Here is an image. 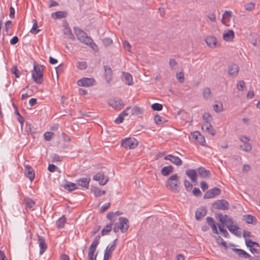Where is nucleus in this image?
I'll return each instance as SVG.
<instances>
[{
    "label": "nucleus",
    "instance_id": "1",
    "mask_svg": "<svg viewBox=\"0 0 260 260\" xmlns=\"http://www.w3.org/2000/svg\"><path fill=\"white\" fill-rule=\"evenodd\" d=\"M178 182L179 176L177 174H173L168 178L166 186L173 192L178 193L180 190L178 185Z\"/></svg>",
    "mask_w": 260,
    "mask_h": 260
},
{
    "label": "nucleus",
    "instance_id": "2",
    "mask_svg": "<svg viewBox=\"0 0 260 260\" xmlns=\"http://www.w3.org/2000/svg\"><path fill=\"white\" fill-rule=\"evenodd\" d=\"M43 67L41 65H34V71L32 73L33 80L39 84L43 82Z\"/></svg>",
    "mask_w": 260,
    "mask_h": 260
},
{
    "label": "nucleus",
    "instance_id": "3",
    "mask_svg": "<svg viewBox=\"0 0 260 260\" xmlns=\"http://www.w3.org/2000/svg\"><path fill=\"white\" fill-rule=\"evenodd\" d=\"M114 224L123 233H125L129 228L128 220L124 217H120L119 218V222H116Z\"/></svg>",
    "mask_w": 260,
    "mask_h": 260
},
{
    "label": "nucleus",
    "instance_id": "4",
    "mask_svg": "<svg viewBox=\"0 0 260 260\" xmlns=\"http://www.w3.org/2000/svg\"><path fill=\"white\" fill-rule=\"evenodd\" d=\"M138 144V141L134 138H125L121 143V146L125 148L134 149Z\"/></svg>",
    "mask_w": 260,
    "mask_h": 260
},
{
    "label": "nucleus",
    "instance_id": "5",
    "mask_svg": "<svg viewBox=\"0 0 260 260\" xmlns=\"http://www.w3.org/2000/svg\"><path fill=\"white\" fill-rule=\"evenodd\" d=\"M109 106L113 107L114 109L117 110H120L123 108L124 104L121 99L118 98H114L109 100Z\"/></svg>",
    "mask_w": 260,
    "mask_h": 260
},
{
    "label": "nucleus",
    "instance_id": "6",
    "mask_svg": "<svg viewBox=\"0 0 260 260\" xmlns=\"http://www.w3.org/2000/svg\"><path fill=\"white\" fill-rule=\"evenodd\" d=\"M213 206L217 209L228 210L230 206L229 203L224 200H218L213 203Z\"/></svg>",
    "mask_w": 260,
    "mask_h": 260
},
{
    "label": "nucleus",
    "instance_id": "7",
    "mask_svg": "<svg viewBox=\"0 0 260 260\" xmlns=\"http://www.w3.org/2000/svg\"><path fill=\"white\" fill-rule=\"evenodd\" d=\"M95 81L93 78H83L77 82L78 85L82 87H89L95 84Z\"/></svg>",
    "mask_w": 260,
    "mask_h": 260
},
{
    "label": "nucleus",
    "instance_id": "8",
    "mask_svg": "<svg viewBox=\"0 0 260 260\" xmlns=\"http://www.w3.org/2000/svg\"><path fill=\"white\" fill-rule=\"evenodd\" d=\"M220 193L221 190L218 187H215L206 191L203 198L204 199L213 198L219 195Z\"/></svg>",
    "mask_w": 260,
    "mask_h": 260
},
{
    "label": "nucleus",
    "instance_id": "9",
    "mask_svg": "<svg viewBox=\"0 0 260 260\" xmlns=\"http://www.w3.org/2000/svg\"><path fill=\"white\" fill-rule=\"evenodd\" d=\"M81 42L88 45L93 50L98 51V48L96 44L93 41L91 37L88 36L87 34L84 38L80 41Z\"/></svg>",
    "mask_w": 260,
    "mask_h": 260
},
{
    "label": "nucleus",
    "instance_id": "10",
    "mask_svg": "<svg viewBox=\"0 0 260 260\" xmlns=\"http://www.w3.org/2000/svg\"><path fill=\"white\" fill-rule=\"evenodd\" d=\"M24 175L31 181L34 180L35 174L34 169L28 165H24Z\"/></svg>",
    "mask_w": 260,
    "mask_h": 260
},
{
    "label": "nucleus",
    "instance_id": "11",
    "mask_svg": "<svg viewBox=\"0 0 260 260\" xmlns=\"http://www.w3.org/2000/svg\"><path fill=\"white\" fill-rule=\"evenodd\" d=\"M93 179L99 182V184L101 185H105L109 180V178L107 177L105 180L104 173L103 172H100L96 174L93 177Z\"/></svg>",
    "mask_w": 260,
    "mask_h": 260
},
{
    "label": "nucleus",
    "instance_id": "12",
    "mask_svg": "<svg viewBox=\"0 0 260 260\" xmlns=\"http://www.w3.org/2000/svg\"><path fill=\"white\" fill-rule=\"evenodd\" d=\"M38 242L40 247V254L42 255L47 249V245L43 237L38 235Z\"/></svg>",
    "mask_w": 260,
    "mask_h": 260
},
{
    "label": "nucleus",
    "instance_id": "13",
    "mask_svg": "<svg viewBox=\"0 0 260 260\" xmlns=\"http://www.w3.org/2000/svg\"><path fill=\"white\" fill-rule=\"evenodd\" d=\"M165 160H169L173 164L179 166L182 165L183 162L181 159L178 156H174L172 154H169L164 158Z\"/></svg>",
    "mask_w": 260,
    "mask_h": 260
},
{
    "label": "nucleus",
    "instance_id": "14",
    "mask_svg": "<svg viewBox=\"0 0 260 260\" xmlns=\"http://www.w3.org/2000/svg\"><path fill=\"white\" fill-rule=\"evenodd\" d=\"M207 211L205 207L198 208L195 214V218L197 220H201L207 214Z\"/></svg>",
    "mask_w": 260,
    "mask_h": 260
},
{
    "label": "nucleus",
    "instance_id": "15",
    "mask_svg": "<svg viewBox=\"0 0 260 260\" xmlns=\"http://www.w3.org/2000/svg\"><path fill=\"white\" fill-rule=\"evenodd\" d=\"M239 71V66L236 63L229 65L228 67V74L230 76L235 77L237 76Z\"/></svg>",
    "mask_w": 260,
    "mask_h": 260
},
{
    "label": "nucleus",
    "instance_id": "16",
    "mask_svg": "<svg viewBox=\"0 0 260 260\" xmlns=\"http://www.w3.org/2000/svg\"><path fill=\"white\" fill-rule=\"evenodd\" d=\"M199 176L202 178H209L211 174L210 171L206 169L204 167H200L197 169Z\"/></svg>",
    "mask_w": 260,
    "mask_h": 260
},
{
    "label": "nucleus",
    "instance_id": "17",
    "mask_svg": "<svg viewBox=\"0 0 260 260\" xmlns=\"http://www.w3.org/2000/svg\"><path fill=\"white\" fill-rule=\"evenodd\" d=\"M104 68L105 79L108 83H110L112 78V70L108 66H105Z\"/></svg>",
    "mask_w": 260,
    "mask_h": 260
},
{
    "label": "nucleus",
    "instance_id": "18",
    "mask_svg": "<svg viewBox=\"0 0 260 260\" xmlns=\"http://www.w3.org/2000/svg\"><path fill=\"white\" fill-rule=\"evenodd\" d=\"M232 250L235 252L239 257L243 258H247L250 257V255L245 250L240 248H233Z\"/></svg>",
    "mask_w": 260,
    "mask_h": 260
},
{
    "label": "nucleus",
    "instance_id": "19",
    "mask_svg": "<svg viewBox=\"0 0 260 260\" xmlns=\"http://www.w3.org/2000/svg\"><path fill=\"white\" fill-rule=\"evenodd\" d=\"M205 41L207 46L210 48H214L216 46L217 39L214 36H208Z\"/></svg>",
    "mask_w": 260,
    "mask_h": 260
},
{
    "label": "nucleus",
    "instance_id": "20",
    "mask_svg": "<svg viewBox=\"0 0 260 260\" xmlns=\"http://www.w3.org/2000/svg\"><path fill=\"white\" fill-rule=\"evenodd\" d=\"M123 81L128 85H132L134 83L132 75L124 72H122Z\"/></svg>",
    "mask_w": 260,
    "mask_h": 260
},
{
    "label": "nucleus",
    "instance_id": "21",
    "mask_svg": "<svg viewBox=\"0 0 260 260\" xmlns=\"http://www.w3.org/2000/svg\"><path fill=\"white\" fill-rule=\"evenodd\" d=\"M90 181L89 178H81L77 180V184L83 187L88 189Z\"/></svg>",
    "mask_w": 260,
    "mask_h": 260
},
{
    "label": "nucleus",
    "instance_id": "22",
    "mask_svg": "<svg viewBox=\"0 0 260 260\" xmlns=\"http://www.w3.org/2000/svg\"><path fill=\"white\" fill-rule=\"evenodd\" d=\"M202 129L205 131L212 136H214L215 134V131L211 123H204L202 126Z\"/></svg>",
    "mask_w": 260,
    "mask_h": 260
},
{
    "label": "nucleus",
    "instance_id": "23",
    "mask_svg": "<svg viewBox=\"0 0 260 260\" xmlns=\"http://www.w3.org/2000/svg\"><path fill=\"white\" fill-rule=\"evenodd\" d=\"M62 186L66 189L69 191H72L74 190L78 189L76 183L67 181L66 183L62 185Z\"/></svg>",
    "mask_w": 260,
    "mask_h": 260
},
{
    "label": "nucleus",
    "instance_id": "24",
    "mask_svg": "<svg viewBox=\"0 0 260 260\" xmlns=\"http://www.w3.org/2000/svg\"><path fill=\"white\" fill-rule=\"evenodd\" d=\"M186 175L190 179L192 182H197V173L194 169H188L186 171Z\"/></svg>",
    "mask_w": 260,
    "mask_h": 260
},
{
    "label": "nucleus",
    "instance_id": "25",
    "mask_svg": "<svg viewBox=\"0 0 260 260\" xmlns=\"http://www.w3.org/2000/svg\"><path fill=\"white\" fill-rule=\"evenodd\" d=\"M235 37V34L233 30H229L223 34V39L226 42L233 41Z\"/></svg>",
    "mask_w": 260,
    "mask_h": 260
},
{
    "label": "nucleus",
    "instance_id": "26",
    "mask_svg": "<svg viewBox=\"0 0 260 260\" xmlns=\"http://www.w3.org/2000/svg\"><path fill=\"white\" fill-rule=\"evenodd\" d=\"M68 13L66 11H57L52 13L51 17L54 19H61L67 16Z\"/></svg>",
    "mask_w": 260,
    "mask_h": 260
},
{
    "label": "nucleus",
    "instance_id": "27",
    "mask_svg": "<svg viewBox=\"0 0 260 260\" xmlns=\"http://www.w3.org/2000/svg\"><path fill=\"white\" fill-rule=\"evenodd\" d=\"M161 174L164 176H167L174 172V168L172 166H165L161 170Z\"/></svg>",
    "mask_w": 260,
    "mask_h": 260
},
{
    "label": "nucleus",
    "instance_id": "28",
    "mask_svg": "<svg viewBox=\"0 0 260 260\" xmlns=\"http://www.w3.org/2000/svg\"><path fill=\"white\" fill-rule=\"evenodd\" d=\"M113 224V221L109 222V223L106 224L101 232V236H104L109 234L112 229V226Z\"/></svg>",
    "mask_w": 260,
    "mask_h": 260
},
{
    "label": "nucleus",
    "instance_id": "29",
    "mask_svg": "<svg viewBox=\"0 0 260 260\" xmlns=\"http://www.w3.org/2000/svg\"><path fill=\"white\" fill-rule=\"evenodd\" d=\"M91 192L94 194V197L96 198L99 197L106 193L105 190H101L96 186H91Z\"/></svg>",
    "mask_w": 260,
    "mask_h": 260
},
{
    "label": "nucleus",
    "instance_id": "30",
    "mask_svg": "<svg viewBox=\"0 0 260 260\" xmlns=\"http://www.w3.org/2000/svg\"><path fill=\"white\" fill-rule=\"evenodd\" d=\"M74 30L75 35L79 41H81V40L86 35L85 31L78 27H74Z\"/></svg>",
    "mask_w": 260,
    "mask_h": 260
},
{
    "label": "nucleus",
    "instance_id": "31",
    "mask_svg": "<svg viewBox=\"0 0 260 260\" xmlns=\"http://www.w3.org/2000/svg\"><path fill=\"white\" fill-rule=\"evenodd\" d=\"M243 220L248 224H254L256 223V218L251 214H246L243 216Z\"/></svg>",
    "mask_w": 260,
    "mask_h": 260
},
{
    "label": "nucleus",
    "instance_id": "32",
    "mask_svg": "<svg viewBox=\"0 0 260 260\" xmlns=\"http://www.w3.org/2000/svg\"><path fill=\"white\" fill-rule=\"evenodd\" d=\"M24 204L26 209L34 210L36 203L30 198H26L24 200Z\"/></svg>",
    "mask_w": 260,
    "mask_h": 260
},
{
    "label": "nucleus",
    "instance_id": "33",
    "mask_svg": "<svg viewBox=\"0 0 260 260\" xmlns=\"http://www.w3.org/2000/svg\"><path fill=\"white\" fill-rule=\"evenodd\" d=\"M66 223V218L64 215L60 217L56 222V225L58 229H61L64 227Z\"/></svg>",
    "mask_w": 260,
    "mask_h": 260
},
{
    "label": "nucleus",
    "instance_id": "34",
    "mask_svg": "<svg viewBox=\"0 0 260 260\" xmlns=\"http://www.w3.org/2000/svg\"><path fill=\"white\" fill-rule=\"evenodd\" d=\"M245 245L247 247H260V245L257 242H254L252 241L251 239H246L245 238Z\"/></svg>",
    "mask_w": 260,
    "mask_h": 260
},
{
    "label": "nucleus",
    "instance_id": "35",
    "mask_svg": "<svg viewBox=\"0 0 260 260\" xmlns=\"http://www.w3.org/2000/svg\"><path fill=\"white\" fill-rule=\"evenodd\" d=\"M226 228L228 229L230 232H231L235 235L240 236V235H239L238 233V230L239 229V228L238 226L232 224H228L226 225Z\"/></svg>",
    "mask_w": 260,
    "mask_h": 260
},
{
    "label": "nucleus",
    "instance_id": "36",
    "mask_svg": "<svg viewBox=\"0 0 260 260\" xmlns=\"http://www.w3.org/2000/svg\"><path fill=\"white\" fill-rule=\"evenodd\" d=\"M203 96L204 99L208 100L211 98L212 92L209 87L205 88L203 90Z\"/></svg>",
    "mask_w": 260,
    "mask_h": 260
},
{
    "label": "nucleus",
    "instance_id": "37",
    "mask_svg": "<svg viewBox=\"0 0 260 260\" xmlns=\"http://www.w3.org/2000/svg\"><path fill=\"white\" fill-rule=\"evenodd\" d=\"M32 21H33V25H32L31 29L30 30V32L32 34L36 35V34H38L41 31V29L37 28V27H38L37 21L36 19H33Z\"/></svg>",
    "mask_w": 260,
    "mask_h": 260
},
{
    "label": "nucleus",
    "instance_id": "38",
    "mask_svg": "<svg viewBox=\"0 0 260 260\" xmlns=\"http://www.w3.org/2000/svg\"><path fill=\"white\" fill-rule=\"evenodd\" d=\"M154 120L155 123L157 125L163 124L167 121V120L164 118L158 115H156L154 116Z\"/></svg>",
    "mask_w": 260,
    "mask_h": 260
},
{
    "label": "nucleus",
    "instance_id": "39",
    "mask_svg": "<svg viewBox=\"0 0 260 260\" xmlns=\"http://www.w3.org/2000/svg\"><path fill=\"white\" fill-rule=\"evenodd\" d=\"M132 115H138L143 113V110L137 106H135L131 110Z\"/></svg>",
    "mask_w": 260,
    "mask_h": 260
},
{
    "label": "nucleus",
    "instance_id": "40",
    "mask_svg": "<svg viewBox=\"0 0 260 260\" xmlns=\"http://www.w3.org/2000/svg\"><path fill=\"white\" fill-rule=\"evenodd\" d=\"M64 34L68 37V38L72 40H75V37L74 34L72 33L71 29L68 28L64 29Z\"/></svg>",
    "mask_w": 260,
    "mask_h": 260
},
{
    "label": "nucleus",
    "instance_id": "41",
    "mask_svg": "<svg viewBox=\"0 0 260 260\" xmlns=\"http://www.w3.org/2000/svg\"><path fill=\"white\" fill-rule=\"evenodd\" d=\"M224 224H218V228L219 231L221 232V233L222 234L223 236L225 238H229V234L228 232V231L224 229Z\"/></svg>",
    "mask_w": 260,
    "mask_h": 260
},
{
    "label": "nucleus",
    "instance_id": "42",
    "mask_svg": "<svg viewBox=\"0 0 260 260\" xmlns=\"http://www.w3.org/2000/svg\"><path fill=\"white\" fill-rule=\"evenodd\" d=\"M203 119L205 123H210V121L212 120V116L209 113H205L203 115Z\"/></svg>",
    "mask_w": 260,
    "mask_h": 260
},
{
    "label": "nucleus",
    "instance_id": "43",
    "mask_svg": "<svg viewBox=\"0 0 260 260\" xmlns=\"http://www.w3.org/2000/svg\"><path fill=\"white\" fill-rule=\"evenodd\" d=\"M11 73L13 75H14L15 78H19L20 77V72L18 70L17 66H14L12 67V68L11 69Z\"/></svg>",
    "mask_w": 260,
    "mask_h": 260
},
{
    "label": "nucleus",
    "instance_id": "44",
    "mask_svg": "<svg viewBox=\"0 0 260 260\" xmlns=\"http://www.w3.org/2000/svg\"><path fill=\"white\" fill-rule=\"evenodd\" d=\"M151 108L154 111H161L162 109V105L159 103H154L151 105Z\"/></svg>",
    "mask_w": 260,
    "mask_h": 260
},
{
    "label": "nucleus",
    "instance_id": "45",
    "mask_svg": "<svg viewBox=\"0 0 260 260\" xmlns=\"http://www.w3.org/2000/svg\"><path fill=\"white\" fill-rule=\"evenodd\" d=\"M77 67L80 70H84L87 67V64L86 61H78L77 63Z\"/></svg>",
    "mask_w": 260,
    "mask_h": 260
},
{
    "label": "nucleus",
    "instance_id": "46",
    "mask_svg": "<svg viewBox=\"0 0 260 260\" xmlns=\"http://www.w3.org/2000/svg\"><path fill=\"white\" fill-rule=\"evenodd\" d=\"M51 158L53 162H60L62 160L63 157L57 154H53L51 155Z\"/></svg>",
    "mask_w": 260,
    "mask_h": 260
},
{
    "label": "nucleus",
    "instance_id": "47",
    "mask_svg": "<svg viewBox=\"0 0 260 260\" xmlns=\"http://www.w3.org/2000/svg\"><path fill=\"white\" fill-rule=\"evenodd\" d=\"M241 148L245 151H250L251 149V145L248 142L243 143L240 146Z\"/></svg>",
    "mask_w": 260,
    "mask_h": 260
},
{
    "label": "nucleus",
    "instance_id": "48",
    "mask_svg": "<svg viewBox=\"0 0 260 260\" xmlns=\"http://www.w3.org/2000/svg\"><path fill=\"white\" fill-rule=\"evenodd\" d=\"M245 9L248 11H251L255 8V4L252 2L246 4L244 5Z\"/></svg>",
    "mask_w": 260,
    "mask_h": 260
},
{
    "label": "nucleus",
    "instance_id": "49",
    "mask_svg": "<svg viewBox=\"0 0 260 260\" xmlns=\"http://www.w3.org/2000/svg\"><path fill=\"white\" fill-rule=\"evenodd\" d=\"M196 142L200 145H204V143L205 142V139L204 137L200 134L198 138L196 141Z\"/></svg>",
    "mask_w": 260,
    "mask_h": 260
},
{
    "label": "nucleus",
    "instance_id": "50",
    "mask_svg": "<svg viewBox=\"0 0 260 260\" xmlns=\"http://www.w3.org/2000/svg\"><path fill=\"white\" fill-rule=\"evenodd\" d=\"M176 78L180 83H183L184 81V76L182 72L176 74Z\"/></svg>",
    "mask_w": 260,
    "mask_h": 260
},
{
    "label": "nucleus",
    "instance_id": "51",
    "mask_svg": "<svg viewBox=\"0 0 260 260\" xmlns=\"http://www.w3.org/2000/svg\"><path fill=\"white\" fill-rule=\"evenodd\" d=\"M54 135V133L51 132H46L44 134V138L46 141H50Z\"/></svg>",
    "mask_w": 260,
    "mask_h": 260
},
{
    "label": "nucleus",
    "instance_id": "52",
    "mask_svg": "<svg viewBox=\"0 0 260 260\" xmlns=\"http://www.w3.org/2000/svg\"><path fill=\"white\" fill-rule=\"evenodd\" d=\"M184 185L185 187V189L187 191H189L192 188V184L189 181H188L187 179H185L184 180Z\"/></svg>",
    "mask_w": 260,
    "mask_h": 260
},
{
    "label": "nucleus",
    "instance_id": "53",
    "mask_svg": "<svg viewBox=\"0 0 260 260\" xmlns=\"http://www.w3.org/2000/svg\"><path fill=\"white\" fill-rule=\"evenodd\" d=\"M245 86V83L243 80L239 81L237 83V87L239 90L243 91Z\"/></svg>",
    "mask_w": 260,
    "mask_h": 260
},
{
    "label": "nucleus",
    "instance_id": "54",
    "mask_svg": "<svg viewBox=\"0 0 260 260\" xmlns=\"http://www.w3.org/2000/svg\"><path fill=\"white\" fill-rule=\"evenodd\" d=\"M216 217L219 220L221 224H224L225 223V219L223 215L221 213H216Z\"/></svg>",
    "mask_w": 260,
    "mask_h": 260
},
{
    "label": "nucleus",
    "instance_id": "55",
    "mask_svg": "<svg viewBox=\"0 0 260 260\" xmlns=\"http://www.w3.org/2000/svg\"><path fill=\"white\" fill-rule=\"evenodd\" d=\"M213 109L217 113L221 112L223 110L222 104H220V106H219L217 104L214 105H213Z\"/></svg>",
    "mask_w": 260,
    "mask_h": 260
},
{
    "label": "nucleus",
    "instance_id": "56",
    "mask_svg": "<svg viewBox=\"0 0 260 260\" xmlns=\"http://www.w3.org/2000/svg\"><path fill=\"white\" fill-rule=\"evenodd\" d=\"M112 40L110 38H106L103 41V43L105 46H108L112 44Z\"/></svg>",
    "mask_w": 260,
    "mask_h": 260
},
{
    "label": "nucleus",
    "instance_id": "57",
    "mask_svg": "<svg viewBox=\"0 0 260 260\" xmlns=\"http://www.w3.org/2000/svg\"><path fill=\"white\" fill-rule=\"evenodd\" d=\"M192 193L196 197H200L202 195V192L200 189L198 187H194L192 190Z\"/></svg>",
    "mask_w": 260,
    "mask_h": 260
},
{
    "label": "nucleus",
    "instance_id": "58",
    "mask_svg": "<svg viewBox=\"0 0 260 260\" xmlns=\"http://www.w3.org/2000/svg\"><path fill=\"white\" fill-rule=\"evenodd\" d=\"M206 221H207V223H208V224L209 225H210V226H212L213 225H214L215 224V220H214V219L211 217H207V218H206Z\"/></svg>",
    "mask_w": 260,
    "mask_h": 260
},
{
    "label": "nucleus",
    "instance_id": "59",
    "mask_svg": "<svg viewBox=\"0 0 260 260\" xmlns=\"http://www.w3.org/2000/svg\"><path fill=\"white\" fill-rule=\"evenodd\" d=\"M100 238H101L100 236H99V235L96 236L95 237L94 241L91 243V245H92V246L93 245L94 246L97 247L99 244V241H100Z\"/></svg>",
    "mask_w": 260,
    "mask_h": 260
},
{
    "label": "nucleus",
    "instance_id": "60",
    "mask_svg": "<svg viewBox=\"0 0 260 260\" xmlns=\"http://www.w3.org/2000/svg\"><path fill=\"white\" fill-rule=\"evenodd\" d=\"M58 168L53 164H49L48 167V170L50 172H54L57 170Z\"/></svg>",
    "mask_w": 260,
    "mask_h": 260
},
{
    "label": "nucleus",
    "instance_id": "61",
    "mask_svg": "<svg viewBox=\"0 0 260 260\" xmlns=\"http://www.w3.org/2000/svg\"><path fill=\"white\" fill-rule=\"evenodd\" d=\"M124 120V117L120 114L115 119V122L116 124H120L123 122Z\"/></svg>",
    "mask_w": 260,
    "mask_h": 260
},
{
    "label": "nucleus",
    "instance_id": "62",
    "mask_svg": "<svg viewBox=\"0 0 260 260\" xmlns=\"http://www.w3.org/2000/svg\"><path fill=\"white\" fill-rule=\"evenodd\" d=\"M12 26V21L10 20H8L5 23V30L8 33L9 29L11 28Z\"/></svg>",
    "mask_w": 260,
    "mask_h": 260
},
{
    "label": "nucleus",
    "instance_id": "63",
    "mask_svg": "<svg viewBox=\"0 0 260 260\" xmlns=\"http://www.w3.org/2000/svg\"><path fill=\"white\" fill-rule=\"evenodd\" d=\"M177 63L176 61L173 59L171 58L169 60V65L172 69H174V67L177 65Z\"/></svg>",
    "mask_w": 260,
    "mask_h": 260
},
{
    "label": "nucleus",
    "instance_id": "64",
    "mask_svg": "<svg viewBox=\"0 0 260 260\" xmlns=\"http://www.w3.org/2000/svg\"><path fill=\"white\" fill-rule=\"evenodd\" d=\"M123 46L125 50L128 51V52H130L131 46L129 44V43L127 41H124L123 42Z\"/></svg>",
    "mask_w": 260,
    "mask_h": 260
}]
</instances>
